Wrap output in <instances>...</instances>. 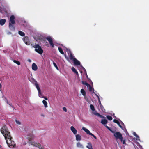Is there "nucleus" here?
I'll return each instance as SVG.
<instances>
[{
	"label": "nucleus",
	"mask_w": 149,
	"mask_h": 149,
	"mask_svg": "<svg viewBox=\"0 0 149 149\" xmlns=\"http://www.w3.org/2000/svg\"><path fill=\"white\" fill-rule=\"evenodd\" d=\"M1 132L4 136L8 145L10 148L14 147L15 143L12 140V138L11 136L10 133L6 126H3L1 129Z\"/></svg>",
	"instance_id": "obj_1"
},
{
	"label": "nucleus",
	"mask_w": 149,
	"mask_h": 149,
	"mask_svg": "<svg viewBox=\"0 0 149 149\" xmlns=\"http://www.w3.org/2000/svg\"><path fill=\"white\" fill-rule=\"evenodd\" d=\"M33 47L35 48V51L40 54H42L43 52V50L39 44L35 45Z\"/></svg>",
	"instance_id": "obj_2"
},
{
	"label": "nucleus",
	"mask_w": 149,
	"mask_h": 149,
	"mask_svg": "<svg viewBox=\"0 0 149 149\" xmlns=\"http://www.w3.org/2000/svg\"><path fill=\"white\" fill-rule=\"evenodd\" d=\"M114 136L116 139H119L121 142L123 141V137L121 134L118 132H116L114 134Z\"/></svg>",
	"instance_id": "obj_3"
},
{
	"label": "nucleus",
	"mask_w": 149,
	"mask_h": 149,
	"mask_svg": "<svg viewBox=\"0 0 149 149\" xmlns=\"http://www.w3.org/2000/svg\"><path fill=\"white\" fill-rule=\"evenodd\" d=\"M82 129L84 130L87 134L93 136L95 139H97L96 137L94 134L91 133L90 131L88 129L85 128V127H83Z\"/></svg>",
	"instance_id": "obj_4"
},
{
	"label": "nucleus",
	"mask_w": 149,
	"mask_h": 149,
	"mask_svg": "<svg viewBox=\"0 0 149 149\" xmlns=\"http://www.w3.org/2000/svg\"><path fill=\"white\" fill-rule=\"evenodd\" d=\"M46 39L49 42L52 47L53 48L54 47V44L52 37L49 36L46 38Z\"/></svg>",
	"instance_id": "obj_5"
},
{
	"label": "nucleus",
	"mask_w": 149,
	"mask_h": 149,
	"mask_svg": "<svg viewBox=\"0 0 149 149\" xmlns=\"http://www.w3.org/2000/svg\"><path fill=\"white\" fill-rule=\"evenodd\" d=\"M34 137V135L33 134H29L27 136L26 138L29 140V142H31L32 140L33 139Z\"/></svg>",
	"instance_id": "obj_6"
},
{
	"label": "nucleus",
	"mask_w": 149,
	"mask_h": 149,
	"mask_svg": "<svg viewBox=\"0 0 149 149\" xmlns=\"http://www.w3.org/2000/svg\"><path fill=\"white\" fill-rule=\"evenodd\" d=\"M23 40L25 43L27 45H30V42L29 40V38L27 36H25L23 38Z\"/></svg>",
	"instance_id": "obj_7"
},
{
	"label": "nucleus",
	"mask_w": 149,
	"mask_h": 149,
	"mask_svg": "<svg viewBox=\"0 0 149 149\" xmlns=\"http://www.w3.org/2000/svg\"><path fill=\"white\" fill-rule=\"evenodd\" d=\"M28 143H30L31 145H33L34 146L38 147L39 148L41 147V144L40 143H37L35 142L31 141L29 142Z\"/></svg>",
	"instance_id": "obj_8"
},
{
	"label": "nucleus",
	"mask_w": 149,
	"mask_h": 149,
	"mask_svg": "<svg viewBox=\"0 0 149 149\" xmlns=\"http://www.w3.org/2000/svg\"><path fill=\"white\" fill-rule=\"evenodd\" d=\"M15 17L14 15H13L11 16L10 17V21L9 23H11L12 24H15Z\"/></svg>",
	"instance_id": "obj_9"
},
{
	"label": "nucleus",
	"mask_w": 149,
	"mask_h": 149,
	"mask_svg": "<svg viewBox=\"0 0 149 149\" xmlns=\"http://www.w3.org/2000/svg\"><path fill=\"white\" fill-rule=\"evenodd\" d=\"M35 82L36 83L35 84V85L38 91V93L40 95V94H41V90L39 87L38 84L37 83V82L36 81H35Z\"/></svg>",
	"instance_id": "obj_10"
},
{
	"label": "nucleus",
	"mask_w": 149,
	"mask_h": 149,
	"mask_svg": "<svg viewBox=\"0 0 149 149\" xmlns=\"http://www.w3.org/2000/svg\"><path fill=\"white\" fill-rule=\"evenodd\" d=\"M35 82L36 83L35 84V85L38 91V93L40 95V94H41V90L39 87L38 84L37 83V82L36 81H35Z\"/></svg>",
	"instance_id": "obj_11"
},
{
	"label": "nucleus",
	"mask_w": 149,
	"mask_h": 149,
	"mask_svg": "<svg viewBox=\"0 0 149 149\" xmlns=\"http://www.w3.org/2000/svg\"><path fill=\"white\" fill-rule=\"evenodd\" d=\"M70 54L69 55V57L71 60H73L75 58L73 56L72 52H71V51L70 50H69V53H68V54Z\"/></svg>",
	"instance_id": "obj_12"
},
{
	"label": "nucleus",
	"mask_w": 149,
	"mask_h": 149,
	"mask_svg": "<svg viewBox=\"0 0 149 149\" xmlns=\"http://www.w3.org/2000/svg\"><path fill=\"white\" fill-rule=\"evenodd\" d=\"M70 129L72 132L74 134H77V131L73 126H71L70 127Z\"/></svg>",
	"instance_id": "obj_13"
},
{
	"label": "nucleus",
	"mask_w": 149,
	"mask_h": 149,
	"mask_svg": "<svg viewBox=\"0 0 149 149\" xmlns=\"http://www.w3.org/2000/svg\"><path fill=\"white\" fill-rule=\"evenodd\" d=\"M73 61L75 65H80V62L77 60L76 58L74 59Z\"/></svg>",
	"instance_id": "obj_14"
},
{
	"label": "nucleus",
	"mask_w": 149,
	"mask_h": 149,
	"mask_svg": "<svg viewBox=\"0 0 149 149\" xmlns=\"http://www.w3.org/2000/svg\"><path fill=\"white\" fill-rule=\"evenodd\" d=\"M32 68L33 70L36 71L38 69V67L37 65L35 63H33L32 65Z\"/></svg>",
	"instance_id": "obj_15"
},
{
	"label": "nucleus",
	"mask_w": 149,
	"mask_h": 149,
	"mask_svg": "<svg viewBox=\"0 0 149 149\" xmlns=\"http://www.w3.org/2000/svg\"><path fill=\"white\" fill-rule=\"evenodd\" d=\"M6 20L5 19H0V24L2 26L5 23Z\"/></svg>",
	"instance_id": "obj_16"
},
{
	"label": "nucleus",
	"mask_w": 149,
	"mask_h": 149,
	"mask_svg": "<svg viewBox=\"0 0 149 149\" xmlns=\"http://www.w3.org/2000/svg\"><path fill=\"white\" fill-rule=\"evenodd\" d=\"M77 146L78 147L82 148H84V147L83 145L81 144L79 142H78L77 143Z\"/></svg>",
	"instance_id": "obj_17"
},
{
	"label": "nucleus",
	"mask_w": 149,
	"mask_h": 149,
	"mask_svg": "<svg viewBox=\"0 0 149 149\" xmlns=\"http://www.w3.org/2000/svg\"><path fill=\"white\" fill-rule=\"evenodd\" d=\"M13 25L11 23H9V26L10 29L11 30H14L15 29V28Z\"/></svg>",
	"instance_id": "obj_18"
},
{
	"label": "nucleus",
	"mask_w": 149,
	"mask_h": 149,
	"mask_svg": "<svg viewBox=\"0 0 149 149\" xmlns=\"http://www.w3.org/2000/svg\"><path fill=\"white\" fill-rule=\"evenodd\" d=\"M71 69L72 71L75 73L77 75H79L78 72L76 70L74 67H72L71 68Z\"/></svg>",
	"instance_id": "obj_19"
},
{
	"label": "nucleus",
	"mask_w": 149,
	"mask_h": 149,
	"mask_svg": "<svg viewBox=\"0 0 149 149\" xmlns=\"http://www.w3.org/2000/svg\"><path fill=\"white\" fill-rule=\"evenodd\" d=\"M93 113L94 115H96L97 116H98L100 118H103V116L101 115L99 113H97L96 111L94 112Z\"/></svg>",
	"instance_id": "obj_20"
},
{
	"label": "nucleus",
	"mask_w": 149,
	"mask_h": 149,
	"mask_svg": "<svg viewBox=\"0 0 149 149\" xmlns=\"http://www.w3.org/2000/svg\"><path fill=\"white\" fill-rule=\"evenodd\" d=\"M76 138L77 141H79L81 140V136L79 134H77L76 135Z\"/></svg>",
	"instance_id": "obj_21"
},
{
	"label": "nucleus",
	"mask_w": 149,
	"mask_h": 149,
	"mask_svg": "<svg viewBox=\"0 0 149 149\" xmlns=\"http://www.w3.org/2000/svg\"><path fill=\"white\" fill-rule=\"evenodd\" d=\"M107 120L106 119H102L101 120V123L104 125H105L107 123Z\"/></svg>",
	"instance_id": "obj_22"
},
{
	"label": "nucleus",
	"mask_w": 149,
	"mask_h": 149,
	"mask_svg": "<svg viewBox=\"0 0 149 149\" xmlns=\"http://www.w3.org/2000/svg\"><path fill=\"white\" fill-rule=\"evenodd\" d=\"M81 92L82 93V95L84 96H85L86 95V93L85 90L82 89L81 90Z\"/></svg>",
	"instance_id": "obj_23"
},
{
	"label": "nucleus",
	"mask_w": 149,
	"mask_h": 149,
	"mask_svg": "<svg viewBox=\"0 0 149 149\" xmlns=\"http://www.w3.org/2000/svg\"><path fill=\"white\" fill-rule=\"evenodd\" d=\"M58 50H59V52H60L61 54H64V53L63 51L62 50V48L60 47H58Z\"/></svg>",
	"instance_id": "obj_24"
},
{
	"label": "nucleus",
	"mask_w": 149,
	"mask_h": 149,
	"mask_svg": "<svg viewBox=\"0 0 149 149\" xmlns=\"http://www.w3.org/2000/svg\"><path fill=\"white\" fill-rule=\"evenodd\" d=\"M42 103L44 105V106L45 108L47 107V102L45 100H44L42 101Z\"/></svg>",
	"instance_id": "obj_25"
},
{
	"label": "nucleus",
	"mask_w": 149,
	"mask_h": 149,
	"mask_svg": "<svg viewBox=\"0 0 149 149\" xmlns=\"http://www.w3.org/2000/svg\"><path fill=\"white\" fill-rule=\"evenodd\" d=\"M18 33L22 36H25V33L22 31H19L18 32Z\"/></svg>",
	"instance_id": "obj_26"
},
{
	"label": "nucleus",
	"mask_w": 149,
	"mask_h": 149,
	"mask_svg": "<svg viewBox=\"0 0 149 149\" xmlns=\"http://www.w3.org/2000/svg\"><path fill=\"white\" fill-rule=\"evenodd\" d=\"M86 147L88 149H93L92 145L90 143L88 144V146H87Z\"/></svg>",
	"instance_id": "obj_27"
},
{
	"label": "nucleus",
	"mask_w": 149,
	"mask_h": 149,
	"mask_svg": "<svg viewBox=\"0 0 149 149\" xmlns=\"http://www.w3.org/2000/svg\"><path fill=\"white\" fill-rule=\"evenodd\" d=\"M13 61L14 63L17 64L18 65H20V62L18 61L13 60Z\"/></svg>",
	"instance_id": "obj_28"
},
{
	"label": "nucleus",
	"mask_w": 149,
	"mask_h": 149,
	"mask_svg": "<svg viewBox=\"0 0 149 149\" xmlns=\"http://www.w3.org/2000/svg\"><path fill=\"white\" fill-rule=\"evenodd\" d=\"M81 83L83 84V85H85L87 86L88 85H89V84L87 83L86 81H81Z\"/></svg>",
	"instance_id": "obj_29"
},
{
	"label": "nucleus",
	"mask_w": 149,
	"mask_h": 149,
	"mask_svg": "<svg viewBox=\"0 0 149 149\" xmlns=\"http://www.w3.org/2000/svg\"><path fill=\"white\" fill-rule=\"evenodd\" d=\"M107 118L108 120H112V117L111 116L109 115L107 116Z\"/></svg>",
	"instance_id": "obj_30"
},
{
	"label": "nucleus",
	"mask_w": 149,
	"mask_h": 149,
	"mask_svg": "<svg viewBox=\"0 0 149 149\" xmlns=\"http://www.w3.org/2000/svg\"><path fill=\"white\" fill-rule=\"evenodd\" d=\"M90 107L91 109L92 110V111H94L95 110V108L94 106L92 104H90Z\"/></svg>",
	"instance_id": "obj_31"
},
{
	"label": "nucleus",
	"mask_w": 149,
	"mask_h": 149,
	"mask_svg": "<svg viewBox=\"0 0 149 149\" xmlns=\"http://www.w3.org/2000/svg\"><path fill=\"white\" fill-rule=\"evenodd\" d=\"M87 86L89 87V91H92L93 89L92 87L90 84L89 85H88Z\"/></svg>",
	"instance_id": "obj_32"
},
{
	"label": "nucleus",
	"mask_w": 149,
	"mask_h": 149,
	"mask_svg": "<svg viewBox=\"0 0 149 149\" xmlns=\"http://www.w3.org/2000/svg\"><path fill=\"white\" fill-rule=\"evenodd\" d=\"M53 64L54 65V67L56 68L58 70V67H57L56 64L54 62H53Z\"/></svg>",
	"instance_id": "obj_33"
},
{
	"label": "nucleus",
	"mask_w": 149,
	"mask_h": 149,
	"mask_svg": "<svg viewBox=\"0 0 149 149\" xmlns=\"http://www.w3.org/2000/svg\"><path fill=\"white\" fill-rule=\"evenodd\" d=\"M113 121L114 122L117 123V124H118L119 123V122L117 120L115 119L113 120Z\"/></svg>",
	"instance_id": "obj_34"
},
{
	"label": "nucleus",
	"mask_w": 149,
	"mask_h": 149,
	"mask_svg": "<svg viewBox=\"0 0 149 149\" xmlns=\"http://www.w3.org/2000/svg\"><path fill=\"white\" fill-rule=\"evenodd\" d=\"M133 134L134 136H135L136 138H139V136L136 134L135 132H133Z\"/></svg>",
	"instance_id": "obj_35"
},
{
	"label": "nucleus",
	"mask_w": 149,
	"mask_h": 149,
	"mask_svg": "<svg viewBox=\"0 0 149 149\" xmlns=\"http://www.w3.org/2000/svg\"><path fill=\"white\" fill-rule=\"evenodd\" d=\"M96 95L97 96V97H98V101H99V104H100V105L101 104V102L100 100V98H99V96L97 95V94H96Z\"/></svg>",
	"instance_id": "obj_36"
},
{
	"label": "nucleus",
	"mask_w": 149,
	"mask_h": 149,
	"mask_svg": "<svg viewBox=\"0 0 149 149\" xmlns=\"http://www.w3.org/2000/svg\"><path fill=\"white\" fill-rule=\"evenodd\" d=\"M15 121L17 124H18L20 125L21 124V122H19V121L17 120H15Z\"/></svg>",
	"instance_id": "obj_37"
},
{
	"label": "nucleus",
	"mask_w": 149,
	"mask_h": 149,
	"mask_svg": "<svg viewBox=\"0 0 149 149\" xmlns=\"http://www.w3.org/2000/svg\"><path fill=\"white\" fill-rule=\"evenodd\" d=\"M126 141V139H124L123 140V141L122 142H123V144H126V143H125Z\"/></svg>",
	"instance_id": "obj_38"
},
{
	"label": "nucleus",
	"mask_w": 149,
	"mask_h": 149,
	"mask_svg": "<svg viewBox=\"0 0 149 149\" xmlns=\"http://www.w3.org/2000/svg\"><path fill=\"white\" fill-rule=\"evenodd\" d=\"M63 111H65V112H66L67 111V109L66 108V107H64L63 108Z\"/></svg>",
	"instance_id": "obj_39"
},
{
	"label": "nucleus",
	"mask_w": 149,
	"mask_h": 149,
	"mask_svg": "<svg viewBox=\"0 0 149 149\" xmlns=\"http://www.w3.org/2000/svg\"><path fill=\"white\" fill-rule=\"evenodd\" d=\"M105 127L107 128L109 130L111 131V130L110 129V128H109V127H108L107 126V125H106L105 126Z\"/></svg>",
	"instance_id": "obj_40"
},
{
	"label": "nucleus",
	"mask_w": 149,
	"mask_h": 149,
	"mask_svg": "<svg viewBox=\"0 0 149 149\" xmlns=\"http://www.w3.org/2000/svg\"><path fill=\"white\" fill-rule=\"evenodd\" d=\"M118 125L122 129H123V127L120 124V123H119L118 124Z\"/></svg>",
	"instance_id": "obj_41"
},
{
	"label": "nucleus",
	"mask_w": 149,
	"mask_h": 149,
	"mask_svg": "<svg viewBox=\"0 0 149 149\" xmlns=\"http://www.w3.org/2000/svg\"><path fill=\"white\" fill-rule=\"evenodd\" d=\"M65 58L67 59V60L68 61L69 60V58H68V57L66 56V55H65Z\"/></svg>",
	"instance_id": "obj_42"
},
{
	"label": "nucleus",
	"mask_w": 149,
	"mask_h": 149,
	"mask_svg": "<svg viewBox=\"0 0 149 149\" xmlns=\"http://www.w3.org/2000/svg\"><path fill=\"white\" fill-rule=\"evenodd\" d=\"M39 96L40 97H41L42 96V94L41 93V94H40V95H39V94L38 93Z\"/></svg>",
	"instance_id": "obj_43"
},
{
	"label": "nucleus",
	"mask_w": 149,
	"mask_h": 149,
	"mask_svg": "<svg viewBox=\"0 0 149 149\" xmlns=\"http://www.w3.org/2000/svg\"><path fill=\"white\" fill-rule=\"evenodd\" d=\"M28 61L29 62H31V60L30 59H28Z\"/></svg>",
	"instance_id": "obj_44"
},
{
	"label": "nucleus",
	"mask_w": 149,
	"mask_h": 149,
	"mask_svg": "<svg viewBox=\"0 0 149 149\" xmlns=\"http://www.w3.org/2000/svg\"><path fill=\"white\" fill-rule=\"evenodd\" d=\"M6 102L8 104H10L9 102L7 100Z\"/></svg>",
	"instance_id": "obj_45"
},
{
	"label": "nucleus",
	"mask_w": 149,
	"mask_h": 149,
	"mask_svg": "<svg viewBox=\"0 0 149 149\" xmlns=\"http://www.w3.org/2000/svg\"><path fill=\"white\" fill-rule=\"evenodd\" d=\"M10 106H11L13 108V106H12V105L11 104H9Z\"/></svg>",
	"instance_id": "obj_46"
},
{
	"label": "nucleus",
	"mask_w": 149,
	"mask_h": 149,
	"mask_svg": "<svg viewBox=\"0 0 149 149\" xmlns=\"http://www.w3.org/2000/svg\"><path fill=\"white\" fill-rule=\"evenodd\" d=\"M44 98H45V100H47L48 99H47V97H45Z\"/></svg>",
	"instance_id": "obj_47"
},
{
	"label": "nucleus",
	"mask_w": 149,
	"mask_h": 149,
	"mask_svg": "<svg viewBox=\"0 0 149 149\" xmlns=\"http://www.w3.org/2000/svg\"><path fill=\"white\" fill-rule=\"evenodd\" d=\"M39 149H43V148L41 147V146L40 147V148H39Z\"/></svg>",
	"instance_id": "obj_48"
},
{
	"label": "nucleus",
	"mask_w": 149,
	"mask_h": 149,
	"mask_svg": "<svg viewBox=\"0 0 149 149\" xmlns=\"http://www.w3.org/2000/svg\"><path fill=\"white\" fill-rule=\"evenodd\" d=\"M83 68H84V71H86V69H85V68H84L83 67Z\"/></svg>",
	"instance_id": "obj_49"
},
{
	"label": "nucleus",
	"mask_w": 149,
	"mask_h": 149,
	"mask_svg": "<svg viewBox=\"0 0 149 149\" xmlns=\"http://www.w3.org/2000/svg\"><path fill=\"white\" fill-rule=\"evenodd\" d=\"M121 123H122V124H124L123 123V122H122V121H121Z\"/></svg>",
	"instance_id": "obj_50"
},
{
	"label": "nucleus",
	"mask_w": 149,
	"mask_h": 149,
	"mask_svg": "<svg viewBox=\"0 0 149 149\" xmlns=\"http://www.w3.org/2000/svg\"><path fill=\"white\" fill-rule=\"evenodd\" d=\"M1 11V9H0V12Z\"/></svg>",
	"instance_id": "obj_51"
},
{
	"label": "nucleus",
	"mask_w": 149,
	"mask_h": 149,
	"mask_svg": "<svg viewBox=\"0 0 149 149\" xmlns=\"http://www.w3.org/2000/svg\"><path fill=\"white\" fill-rule=\"evenodd\" d=\"M1 148V146L0 145V148Z\"/></svg>",
	"instance_id": "obj_52"
}]
</instances>
